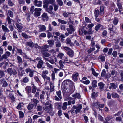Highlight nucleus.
Segmentation results:
<instances>
[{"label":"nucleus","mask_w":123,"mask_h":123,"mask_svg":"<svg viewBox=\"0 0 123 123\" xmlns=\"http://www.w3.org/2000/svg\"><path fill=\"white\" fill-rule=\"evenodd\" d=\"M104 7L103 6H101L100 8V14L102 16L104 14Z\"/></svg>","instance_id":"27"},{"label":"nucleus","mask_w":123,"mask_h":123,"mask_svg":"<svg viewBox=\"0 0 123 123\" xmlns=\"http://www.w3.org/2000/svg\"><path fill=\"white\" fill-rule=\"evenodd\" d=\"M1 83H3L2 87H6L8 86V83L4 79H2L0 80Z\"/></svg>","instance_id":"8"},{"label":"nucleus","mask_w":123,"mask_h":123,"mask_svg":"<svg viewBox=\"0 0 123 123\" xmlns=\"http://www.w3.org/2000/svg\"><path fill=\"white\" fill-rule=\"evenodd\" d=\"M113 117L112 115H108L106 118L105 119V120L106 121H110L111 119L113 118Z\"/></svg>","instance_id":"30"},{"label":"nucleus","mask_w":123,"mask_h":123,"mask_svg":"<svg viewBox=\"0 0 123 123\" xmlns=\"http://www.w3.org/2000/svg\"><path fill=\"white\" fill-rule=\"evenodd\" d=\"M8 15L11 17H13V14L12 12L11 11L9 10L8 11Z\"/></svg>","instance_id":"55"},{"label":"nucleus","mask_w":123,"mask_h":123,"mask_svg":"<svg viewBox=\"0 0 123 123\" xmlns=\"http://www.w3.org/2000/svg\"><path fill=\"white\" fill-rule=\"evenodd\" d=\"M67 54L68 55L69 57H73L74 55V52L73 51L70 50L67 53Z\"/></svg>","instance_id":"19"},{"label":"nucleus","mask_w":123,"mask_h":123,"mask_svg":"<svg viewBox=\"0 0 123 123\" xmlns=\"http://www.w3.org/2000/svg\"><path fill=\"white\" fill-rule=\"evenodd\" d=\"M17 60L19 64H20L22 63V59L21 58L18 56H17Z\"/></svg>","instance_id":"34"},{"label":"nucleus","mask_w":123,"mask_h":123,"mask_svg":"<svg viewBox=\"0 0 123 123\" xmlns=\"http://www.w3.org/2000/svg\"><path fill=\"white\" fill-rule=\"evenodd\" d=\"M6 19L9 25H11V24L12 21V19H11L8 16H7Z\"/></svg>","instance_id":"40"},{"label":"nucleus","mask_w":123,"mask_h":123,"mask_svg":"<svg viewBox=\"0 0 123 123\" xmlns=\"http://www.w3.org/2000/svg\"><path fill=\"white\" fill-rule=\"evenodd\" d=\"M98 85L99 86V88L100 90H102L104 88L105 84L102 82L98 83Z\"/></svg>","instance_id":"17"},{"label":"nucleus","mask_w":123,"mask_h":123,"mask_svg":"<svg viewBox=\"0 0 123 123\" xmlns=\"http://www.w3.org/2000/svg\"><path fill=\"white\" fill-rule=\"evenodd\" d=\"M57 95L60 99H62V97L61 95V92L60 91L56 92Z\"/></svg>","instance_id":"51"},{"label":"nucleus","mask_w":123,"mask_h":123,"mask_svg":"<svg viewBox=\"0 0 123 123\" xmlns=\"http://www.w3.org/2000/svg\"><path fill=\"white\" fill-rule=\"evenodd\" d=\"M99 11L98 9H96L95 10L94 14L95 17H98L99 14Z\"/></svg>","instance_id":"24"},{"label":"nucleus","mask_w":123,"mask_h":123,"mask_svg":"<svg viewBox=\"0 0 123 123\" xmlns=\"http://www.w3.org/2000/svg\"><path fill=\"white\" fill-rule=\"evenodd\" d=\"M82 108V106L80 104L76 105H73L72 108L76 109L75 111L76 114L80 112V110Z\"/></svg>","instance_id":"2"},{"label":"nucleus","mask_w":123,"mask_h":123,"mask_svg":"<svg viewBox=\"0 0 123 123\" xmlns=\"http://www.w3.org/2000/svg\"><path fill=\"white\" fill-rule=\"evenodd\" d=\"M23 104L22 103H20L18 104L16 108L17 109H20L23 106Z\"/></svg>","instance_id":"35"},{"label":"nucleus","mask_w":123,"mask_h":123,"mask_svg":"<svg viewBox=\"0 0 123 123\" xmlns=\"http://www.w3.org/2000/svg\"><path fill=\"white\" fill-rule=\"evenodd\" d=\"M58 21L59 23L63 24H65L67 23V22L66 21L59 19H58Z\"/></svg>","instance_id":"52"},{"label":"nucleus","mask_w":123,"mask_h":123,"mask_svg":"<svg viewBox=\"0 0 123 123\" xmlns=\"http://www.w3.org/2000/svg\"><path fill=\"white\" fill-rule=\"evenodd\" d=\"M59 64L60 65V67L61 68H63L64 65L63 64L62 61L60 60L59 61Z\"/></svg>","instance_id":"57"},{"label":"nucleus","mask_w":123,"mask_h":123,"mask_svg":"<svg viewBox=\"0 0 123 123\" xmlns=\"http://www.w3.org/2000/svg\"><path fill=\"white\" fill-rule=\"evenodd\" d=\"M120 76L121 81H123V71H122L120 72Z\"/></svg>","instance_id":"61"},{"label":"nucleus","mask_w":123,"mask_h":123,"mask_svg":"<svg viewBox=\"0 0 123 123\" xmlns=\"http://www.w3.org/2000/svg\"><path fill=\"white\" fill-rule=\"evenodd\" d=\"M34 107V105L31 103H30L28 104L27 108L28 110H31Z\"/></svg>","instance_id":"18"},{"label":"nucleus","mask_w":123,"mask_h":123,"mask_svg":"<svg viewBox=\"0 0 123 123\" xmlns=\"http://www.w3.org/2000/svg\"><path fill=\"white\" fill-rule=\"evenodd\" d=\"M15 25L17 28L19 30H21L23 28V26L22 25H20L18 23H16Z\"/></svg>","instance_id":"38"},{"label":"nucleus","mask_w":123,"mask_h":123,"mask_svg":"<svg viewBox=\"0 0 123 123\" xmlns=\"http://www.w3.org/2000/svg\"><path fill=\"white\" fill-rule=\"evenodd\" d=\"M117 52L115 51H114L112 53V55L114 57H117Z\"/></svg>","instance_id":"62"},{"label":"nucleus","mask_w":123,"mask_h":123,"mask_svg":"<svg viewBox=\"0 0 123 123\" xmlns=\"http://www.w3.org/2000/svg\"><path fill=\"white\" fill-rule=\"evenodd\" d=\"M101 27H103V26L101 25L100 24H98L95 27V29L96 31H98Z\"/></svg>","instance_id":"23"},{"label":"nucleus","mask_w":123,"mask_h":123,"mask_svg":"<svg viewBox=\"0 0 123 123\" xmlns=\"http://www.w3.org/2000/svg\"><path fill=\"white\" fill-rule=\"evenodd\" d=\"M118 18L117 17H115L113 21V24L116 25L118 23Z\"/></svg>","instance_id":"32"},{"label":"nucleus","mask_w":123,"mask_h":123,"mask_svg":"<svg viewBox=\"0 0 123 123\" xmlns=\"http://www.w3.org/2000/svg\"><path fill=\"white\" fill-rule=\"evenodd\" d=\"M72 96L73 97H75V98H76L78 99H80L81 97V96L80 94L78 93L73 95Z\"/></svg>","instance_id":"31"},{"label":"nucleus","mask_w":123,"mask_h":123,"mask_svg":"<svg viewBox=\"0 0 123 123\" xmlns=\"http://www.w3.org/2000/svg\"><path fill=\"white\" fill-rule=\"evenodd\" d=\"M42 4V2L40 1H38L37 0H35L34 1V4L35 6L40 7L41 6Z\"/></svg>","instance_id":"11"},{"label":"nucleus","mask_w":123,"mask_h":123,"mask_svg":"<svg viewBox=\"0 0 123 123\" xmlns=\"http://www.w3.org/2000/svg\"><path fill=\"white\" fill-rule=\"evenodd\" d=\"M29 81L28 78L26 77H24L23 80V82L24 83H26L28 82Z\"/></svg>","instance_id":"33"},{"label":"nucleus","mask_w":123,"mask_h":123,"mask_svg":"<svg viewBox=\"0 0 123 123\" xmlns=\"http://www.w3.org/2000/svg\"><path fill=\"white\" fill-rule=\"evenodd\" d=\"M49 44L50 46H52L54 44V41L53 40H49L47 41Z\"/></svg>","instance_id":"20"},{"label":"nucleus","mask_w":123,"mask_h":123,"mask_svg":"<svg viewBox=\"0 0 123 123\" xmlns=\"http://www.w3.org/2000/svg\"><path fill=\"white\" fill-rule=\"evenodd\" d=\"M32 85L33 86H32V93H34L36 91V88L35 86H34V84H33Z\"/></svg>","instance_id":"50"},{"label":"nucleus","mask_w":123,"mask_h":123,"mask_svg":"<svg viewBox=\"0 0 123 123\" xmlns=\"http://www.w3.org/2000/svg\"><path fill=\"white\" fill-rule=\"evenodd\" d=\"M53 7L52 6H49V8H47L45 9V10L48 13H49L51 14H52L53 12H52V10L53 9Z\"/></svg>","instance_id":"13"},{"label":"nucleus","mask_w":123,"mask_h":123,"mask_svg":"<svg viewBox=\"0 0 123 123\" xmlns=\"http://www.w3.org/2000/svg\"><path fill=\"white\" fill-rule=\"evenodd\" d=\"M122 119L120 117H117L115 118V120L117 122H120L122 121Z\"/></svg>","instance_id":"48"},{"label":"nucleus","mask_w":123,"mask_h":123,"mask_svg":"<svg viewBox=\"0 0 123 123\" xmlns=\"http://www.w3.org/2000/svg\"><path fill=\"white\" fill-rule=\"evenodd\" d=\"M55 46L57 48L60 47L61 46V44L59 41H57L55 42Z\"/></svg>","instance_id":"41"},{"label":"nucleus","mask_w":123,"mask_h":123,"mask_svg":"<svg viewBox=\"0 0 123 123\" xmlns=\"http://www.w3.org/2000/svg\"><path fill=\"white\" fill-rule=\"evenodd\" d=\"M40 30L42 31H45L46 30L45 26L43 25H39L38 26Z\"/></svg>","instance_id":"14"},{"label":"nucleus","mask_w":123,"mask_h":123,"mask_svg":"<svg viewBox=\"0 0 123 123\" xmlns=\"http://www.w3.org/2000/svg\"><path fill=\"white\" fill-rule=\"evenodd\" d=\"M57 59L56 57H52L50 58L49 62L52 64H56L55 62H57Z\"/></svg>","instance_id":"6"},{"label":"nucleus","mask_w":123,"mask_h":123,"mask_svg":"<svg viewBox=\"0 0 123 123\" xmlns=\"http://www.w3.org/2000/svg\"><path fill=\"white\" fill-rule=\"evenodd\" d=\"M25 45H26L28 46L31 47H33L34 46V43L31 41L30 42H27Z\"/></svg>","instance_id":"12"},{"label":"nucleus","mask_w":123,"mask_h":123,"mask_svg":"<svg viewBox=\"0 0 123 123\" xmlns=\"http://www.w3.org/2000/svg\"><path fill=\"white\" fill-rule=\"evenodd\" d=\"M2 27L3 29V30L5 32H6L8 31H9V30L6 26H5L4 25H3L2 26Z\"/></svg>","instance_id":"39"},{"label":"nucleus","mask_w":123,"mask_h":123,"mask_svg":"<svg viewBox=\"0 0 123 123\" xmlns=\"http://www.w3.org/2000/svg\"><path fill=\"white\" fill-rule=\"evenodd\" d=\"M42 18H45L46 19H48L49 18L47 13H44L41 16Z\"/></svg>","instance_id":"21"},{"label":"nucleus","mask_w":123,"mask_h":123,"mask_svg":"<svg viewBox=\"0 0 123 123\" xmlns=\"http://www.w3.org/2000/svg\"><path fill=\"white\" fill-rule=\"evenodd\" d=\"M11 55V53L9 51H7L5 54H4L0 58V61L3 60V59H7Z\"/></svg>","instance_id":"3"},{"label":"nucleus","mask_w":123,"mask_h":123,"mask_svg":"<svg viewBox=\"0 0 123 123\" xmlns=\"http://www.w3.org/2000/svg\"><path fill=\"white\" fill-rule=\"evenodd\" d=\"M9 96L11 100L13 101H14L15 98L14 96L11 93H9Z\"/></svg>","instance_id":"46"},{"label":"nucleus","mask_w":123,"mask_h":123,"mask_svg":"<svg viewBox=\"0 0 123 123\" xmlns=\"http://www.w3.org/2000/svg\"><path fill=\"white\" fill-rule=\"evenodd\" d=\"M97 81L96 80H94L92 83V85L93 87H97Z\"/></svg>","instance_id":"28"},{"label":"nucleus","mask_w":123,"mask_h":123,"mask_svg":"<svg viewBox=\"0 0 123 123\" xmlns=\"http://www.w3.org/2000/svg\"><path fill=\"white\" fill-rule=\"evenodd\" d=\"M21 35L23 37L26 39L30 38V36L28 35L26 33H22Z\"/></svg>","instance_id":"22"},{"label":"nucleus","mask_w":123,"mask_h":123,"mask_svg":"<svg viewBox=\"0 0 123 123\" xmlns=\"http://www.w3.org/2000/svg\"><path fill=\"white\" fill-rule=\"evenodd\" d=\"M46 64L47 66L49 69H52L53 68V67L52 65H50V64L48 62H46Z\"/></svg>","instance_id":"58"},{"label":"nucleus","mask_w":123,"mask_h":123,"mask_svg":"<svg viewBox=\"0 0 123 123\" xmlns=\"http://www.w3.org/2000/svg\"><path fill=\"white\" fill-rule=\"evenodd\" d=\"M112 97L113 98H118L119 97V95L117 94L114 92L111 93Z\"/></svg>","instance_id":"16"},{"label":"nucleus","mask_w":123,"mask_h":123,"mask_svg":"<svg viewBox=\"0 0 123 123\" xmlns=\"http://www.w3.org/2000/svg\"><path fill=\"white\" fill-rule=\"evenodd\" d=\"M64 55V54L62 53H59L58 55V57L61 59L62 58L63 56Z\"/></svg>","instance_id":"56"},{"label":"nucleus","mask_w":123,"mask_h":123,"mask_svg":"<svg viewBox=\"0 0 123 123\" xmlns=\"http://www.w3.org/2000/svg\"><path fill=\"white\" fill-rule=\"evenodd\" d=\"M78 75V73H74L73 74L72 78L73 80L74 81H76L78 78L77 77Z\"/></svg>","instance_id":"10"},{"label":"nucleus","mask_w":123,"mask_h":123,"mask_svg":"<svg viewBox=\"0 0 123 123\" xmlns=\"http://www.w3.org/2000/svg\"><path fill=\"white\" fill-rule=\"evenodd\" d=\"M42 9L39 8H37L34 9L35 11L34 15L35 17H38L40 15L41 11Z\"/></svg>","instance_id":"5"},{"label":"nucleus","mask_w":123,"mask_h":123,"mask_svg":"<svg viewBox=\"0 0 123 123\" xmlns=\"http://www.w3.org/2000/svg\"><path fill=\"white\" fill-rule=\"evenodd\" d=\"M62 91L64 92H68V88L67 86H62Z\"/></svg>","instance_id":"44"},{"label":"nucleus","mask_w":123,"mask_h":123,"mask_svg":"<svg viewBox=\"0 0 123 123\" xmlns=\"http://www.w3.org/2000/svg\"><path fill=\"white\" fill-rule=\"evenodd\" d=\"M52 105H50L48 106H46L44 110L46 111H48V112L51 111L52 109Z\"/></svg>","instance_id":"15"},{"label":"nucleus","mask_w":123,"mask_h":123,"mask_svg":"<svg viewBox=\"0 0 123 123\" xmlns=\"http://www.w3.org/2000/svg\"><path fill=\"white\" fill-rule=\"evenodd\" d=\"M26 91L28 93L31 92V87L30 86H27L26 88Z\"/></svg>","instance_id":"47"},{"label":"nucleus","mask_w":123,"mask_h":123,"mask_svg":"<svg viewBox=\"0 0 123 123\" xmlns=\"http://www.w3.org/2000/svg\"><path fill=\"white\" fill-rule=\"evenodd\" d=\"M50 86L51 92L53 91L54 90V86L53 85V83L52 82H50Z\"/></svg>","instance_id":"25"},{"label":"nucleus","mask_w":123,"mask_h":123,"mask_svg":"<svg viewBox=\"0 0 123 123\" xmlns=\"http://www.w3.org/2000/svg\"><path fill=\"white\" fill-rule=\"evenodd\" d=\"M7 72L10 76L12 75H15L17 74L16 70L10 67L7 69Z\"/></svg>","instance_id":"1"},{"label":"nucleus","mask_w":123,"mask_h":123,"mask_svg":"<svg viewBox=\"0 0 123 123\" xmlns=\"http://www.w3.org/2000/svg\"><path fill=\"white\" fill-rule=\"evenodd\" d=\"M48 0H45L44 1V5L43 6V7L44 8H48L47 7L48 6Z\"/></svg>","instance_id":"37"},{"label":"nucleus","mask_w":123,"mask_h":123,"mask_svg":"<svg viewBox=\"0 0 123 123\" xmlns=\"http://www.w3.org/2000/svg\"><path fill=\"white\" fill-rule=\"evenodd\" d=\"M66 43L67 44H69L71 43V40L69 38H67L66 39Z\"/></svg>","instance_id":"60"},{"label":"nucleus","mask_w":123,"mask_h":123,"mask_svg":"<svg viewBox=\"0 0 123 123\" xmlns=\"http://www.w3.org/2000/svg\"><path fill=\"white\" fill-rule=\"evenodd\" d=\"M68 103L65 102L63 103V105L62 107V109L63 110H66L67 108V106L68 105Z\"/></svg>","instance_id":"26"},{"label":"nucleus","mask_w":123,"mask_h":123,"mask_svg":"<svg viewBox=\"0 0 123 123\" xmlns=\"http://www.w3.org/2000/svg\"><path fill=\"white\" fill-rule=\"evenodd\" d=\"M51 55L48 52H45L43 54V57H48L51 56Z\"/></svg>","instance_id":"49"},{"label":"nucleus","mask_w":123,"mask_h":123,"mask_svg":"<svg viewBox=\"0 0 123 123\" xmlns=\"http://www.w3.org/2000/svg\"><path fill=\"white\" fill-rule=\"evenodd\" d=\"M115 103V101L113 100H111L108 103V105H109L111 106L113 105Z\"/></svg>","instance_id":"45"},{"label":"nucleus","mask_w":123,"mask_h":123,"mask_svg":"<svg viewBox=\"0 0 123 123\" xmlns=\"http://www.w3.org/2000/svg\"><path fill=\"white\" fill-rule=\"evenodd\" d=\"M106 71L105 69L103 70L101 74V76L102 77H104L105 75Z\"/></svg>","instance_id":"63"},{"label":"nucleus","mask_w":123,"mask_h":123,"mask_svg":"<svg viewBox=\"0 0 123 123\" xmlns=\"http://www.w3.org/2000/svg\"><path fill=\"white\" fill-rule=\"evenodd\" d=\"M110 85L113 89H115L117 87V85L114 83H111Z\"/></svg>","instance_id":"42"},{"label":"nucleus","mask_w":123,"mask_h":123,"mask_svg":"<svg viewBox=\"0 0 123 123\" xmlns=\"http://www.w3.org/2000/svg\"><path fill=\"white\" fill-rule=\"evenodd\" d=\"M5 75L4 71L2 70H0V78H1L4 77Z\"/></svg>","instance_id":"54"},{"label":"nucleus","mask_w":123,"mask_h":123,"mask_svg":"<svg viewBox=\"0 0 123 123\" xmlns=\"http://www.w3.org/2000/svg\"><path fill=\"white\" fill-rule=\"evenodd\" d=\"M44 62L43 61L40 60L38 62V63L37 65V67L39 68H44L43 66L44 65Z\"/></svg>","instance_id":"9"},{"label":"nucleus","mask_w":123,"mask_h":123,"mask_svg":"<svg viewBox=\"0 0 123 123\" xmlns=\"http://www.w3.org/2000/svg\"><path fill=\"white\" fill-rule=\"evenodd\" d=\"M8 63L6 62H3L0 64V67H2L4 69L6 68V67L8 66Z\"/></svg>","instance_id":"7"},{"label":"nucleus","mask_w":123,"mask_h":123,"mask_svg":"<svg viewBox=\"0 0 123 123\" xmlns=\"http://www.w3.org/2000/svg\"><path fill=\"white\" fill-rule=\"evenodd\" d=\"M69 27V28H67L66 29L70 34H72L73 32H74L75 31V29L73 26L72 25H70Z\"/></svg>","instance_id":"4"},{"label":"nucleus","mask_w":123,"mask_h":123,"mask_svg":"<svg viewBox=\"0 0 123 123\" xmlns=\"http://www.w3.org/2000/svg\"><path fill=\"white\" fill-rule=\"evenodd\" d=\"M95 50V49L94 48H91L90 49L87 51L88 53H91L92 51H94Z\"/></svg>","instance_id":"64"},{"label":"nucleus","mask_w":123,"mask_h":123,"mask_svg":"<svg viewBox=\"0 0 123 123\" xmlns=\"http://www.w3.org/2000/svg\"><path fill=\"white\" fill-rule=\"evenodd\" d=\"M17 33L16 31H14L13 32V37L15 39H16L18 38L16 34Z\"/></svg>","instance_id":"53"},{"label":"nucleus","mask_w":123,"mask_h":123,"mask_svg":"<svg viewBox=\"0 0 123 123\" xmlns=\"http://www.w3.org/2000/svg\"><path fill=\"white\" fill-rule=\"evenodd\" d=\"M91 70L93 74L95 76H96L98 75V74L96 73L94 70V69L92 68Z\"/></svg>","instance_id":"43"},{"label":"nucleus","mask_w":123,"mask_h":123,"mask_svg":"<svg viewBox=\"0 0 123 123\" xmlns=\"http://www.w3.org/2000/svg\"><path fill=\"white\" fill-rule=\"evenodd\" d=\"M57 2L58 4L60 6H62L63 3L61 0H57Z\"/></svg>","instance_id":"59"},{"label":"nucleus","mask_w":123,"mask_h":123,"mask_svg":"<svg viewBox=\"0 0 123 123\" xmlns=\"http://www.w3.org/2000/svg\"><path fill=\"white\" fill-rule=\"evenodd\" d=\"M49 45H47L46 44L43 46H42L41 47V48L45 50L46 51L47 49L48 48H49Z\"/></svg>","instance_id":"36"},{"label":"nucleus","mask_w":123,"mask_h":123,"mask_svg":"<svg viewBox=\"0 0 123 123\" xmlns=\"http://www.w3.org/2000/svg\"><path fill=\"white\" fill-rule=\"evenodd\" d=\"M36 109L37 111H41L42 110V107L39 105H38L36 106Z\"/></svg>","instance_id":"29"}]
</instances>
